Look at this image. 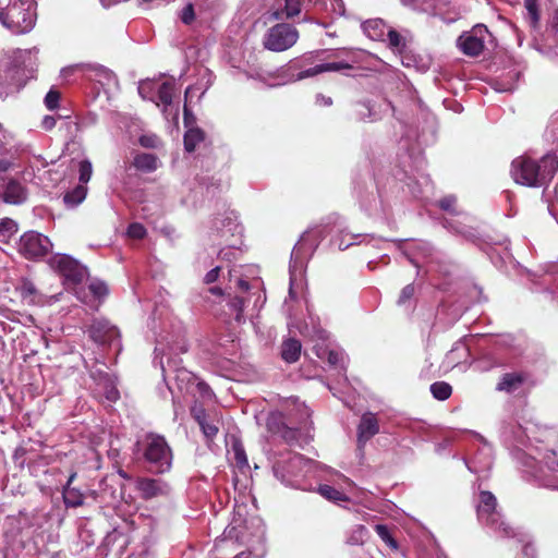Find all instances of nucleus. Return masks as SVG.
I'll use <instances>...</instances> for the list:
<instances>
[{
    "label": "nucleus",
    "mask_w": 558,
    "mask_h": 558,
    "mask_svg": "<svg viewBox=\"0 0 558 558\" xmlns=\"http://www.w3.org/2000/svg\"><path fill=\"white\" fill-rule=\"evenodd\" d=\"M316 104L319 106H330L332 104V100L330 97L318 94L316 96Z\"/></svg>",
    "instance_id": "obj_64"
},
{
    "label": "nucleus",
    "mask_w": 558,
    "mask_h": 558,
    "mask_svg": "<svg viewBox=\"0 0 558 558\" xmlns=\"http://www.w3.org/2000/svg\"><path fill=\"white\" fill-rule=\"evenodd\" d=\"M444 227L453 233L466 235V231L463 226L454 225V223L450 222L448 219L445 220Z\"/></svg>",
    "instance_id": "obj_58"
},
{
    "label": "nucleus",
    "mask_w": 558,
    "mask_h": 558,
    "mask_svg": "<svg viewBox=\"0 0 558 558\" xmlns=\"http://www.w3.org/2000/svg\"><path fill=\"white\" fill-rule=\"evenodd\" d=\"M136 447L150 472L162 474L171 469L172 451L165 437L153 433L147 434L136 444Z\"/></svg>",
    "instance_id": "obj_4"
},
{
    "label": "nucleus",
    "mask_w": 558,
    "mask_h": 558,
    "mask_svg": "<svg viewBox=\"0 0 558 558\" xmlns=\"http://www.w3.org/2000/svg\"><path fill=\"white\" fill-rule=\"evenodd\" d=\"M146 234V230L143 225L134 222L128 228V235L132 239H142Z\"/></svg>",
    "instance_id": "obj_55"
},
{
    "label": "nucleus",
    "mask_w": 558,
    "mask_h": 558,
    "mask_svg": "<svg viewBox=\"0 0 558 558\" xmlns=\"http://www.w3.org/2000/svg\"><path fill=\"white\" fill-rule=\"evenodd\" d=\"M526 9V20L532 27H535L539 21L537 0H524Z\"/></svg>",
    "instance_id": "obj_39"
},
{
    "label": "nucleus",
    "mask_w": 558,
    "mask_h": 558,
    "mask_svg": "<svg viewBox=\"0 0 558 558\" xmlns=\"http://www.w3.org/2000/svg\"><path fill=\"white\" fill-rule=\"evenodd\" d=\"M324 3H329L332 12L337 14L341 15L344 13V3L342 0H324Z\"/></svg>",
    "instance_id": "obj_59"
},
{
    "label": "nucleus",
    "mask_w": 558,
    "mask_h": 558,
    "mask_svg": "<svg viewBox=\"0 0 558 558\" xmlns=\"http://www.w3.org/2000/svg\"><path fill=\"white\" fill-rule=\"evenodd\" d=\"M138 143L146 148H157L160 144V140L156 134L148 133L141 135Z\"/></svg>",
    "instance_id": "obj_50"
},
{
    "label": "nucleus",
    "mask_w": 558,
    "mask_h": 558,
    "mask_svg": "<svg viewBox=\"0 0 558 558\" xmlns=\"http://www.w3.org/2000/svg\"><path fill=\"white\" fill-rule=\"evenodd\" d=\"M487 34L488 29L485 25H476L470 33L459 36L457 45L464 54L477 57L484 50V41Z\"/></svg>",
    "instance_id": "obj_12"
},
{
    "label": "nucleus",
    "mask_w": 558,
    "mask_h": 558,
    "mask_svg": "<svg viewBox=\"0 0 558 558\" xmlns=\"http://www.w3.org/2000/svg\"><path fill=\"white\" fill-rule=\"evenodd\" d=\"M302 344L298 339L289 338L281 344V357L287 363H294L299 360Z\"/></svg>",
    "instance_id": "obj_25"
},
{
    "label": "nucleus",
    "mask_w": 558,
    "mask_h": 558,
    "mask_svg": "<svg viewBox=\"0 0 558 558\" xmlns=\"http://www.w3.org/2000/svg\"><path fill=\"white\" fill-rule=\"evenodd\" d=\"M299 33L290 24L281 23L270 27L264 36L263 45L270 51H284L298 40Z\"/></svg>",
    "instance_id": "obj_9"
},
{
    "label": "nucleus",
    "mask_w": 558,
    "mask_h": 558,
    "mask_svg": "<svg viewBox=\"0 0 558 558\" xmlns=\"http://www.w3.org/2000/svg\"><path fill=\"white\" fill-rule=\"evenodd\" d=\"M133 165L140 171L153 172L159 167V160L153 154L142 153L134 157Z\"/></svg>",
    "instance_id": "obj_27"
},
{
    "label": "nucleus",
    "mask_w": 558,
    "mask_h": 558,
    "mask_svg": "<svg viewBox=\"0 0 558 558\" xmlns=\"http://www.w3.org/2000/svg\"><path fill=\"white\" fill-rule=\"evenodd\" d=\"M198 425L207 439L214 438L219 430L218 425L215 422L209 421L207 417Z\"/></svg>",
    "instance_id": "obj_47"
},
{
    "label": "nucleus",
    "mask_w": 558,
    "mask_h": 558,
    "mask_svg": "<svg viewBox=\"0 0 558 558\" xmlns=\"http://www.w3.org/2000/svg\"><path fill=\"white\" fill-rule=\"evenodd\" d=\"M155 94L157 97L156 104H162L165 107L170 106L172 102V95L174 90V84L170 81L163 82L161 84L156 83Z\"/></svg>",
    "instance_id": "obj_29"
},
{
    "label": "nucleus",
    "mask_w": 558,
    "mask_h": 558,
    "mask_svg": "<svg viewBox=\"0 0 558 558\" xmlns=\"http://www.w3.org/2000/svg\"><path fill=\"white\" fill-rule=\"evenodd\" d=\"M1 196L8 204L20 205L26 199V190L20 182L10 180L4 185Z\"/></svg>",
    "instance_id": "obj_23"
},
{
    "label": "nucleus",
    "mask_w": 558,
    "mask_h": 558,
    "mask_svg": "<svg viewBox=\"0 0 558 558\" xmlns=\"http://www.w3.org/2000/svg\"><path fill=\"white\" fill-rule=\"evenodd\" d=\"M93 173L92 162L87 159L78 163V180L81 184L85 185L89 182Z\"/></svg>",
    "instance_id": "obj_43"
},
{
    "label": "nucleus",
    "mask_w": 558,
    "mask_h": 558,
    "mask_svg": "<svg viewBox=\"0 0 558 558\" xmlns=\"http://www.w3.org/2000/svg\"><path fill=\"white\" fill-rule=\"evenodd\" d=\"M205 138L204 132L199 128H191L184 134V148L192 153L196 146Z\"/></svg>",
    "instance_id": "obj_33"
},
{
    "label": "nucleus",
    "mask_w": 558,
    "mask_h": 558,
    "mask_svg": "<svg viewBox=\"0 0 558 558\" xmlns=\"http://www.w3.org/2000/svg\"><path fill=\"white\" fill-rule=\"evenodd\" d=\"M267 427L271 433L280 435L290 445L299 442L300 430L287 426L280 412H274L268 416Z\"/></svg>",
    "instance_id": "obj_19"
},
{
    "label": "nucleus",
    "mask_w": 558,
    "mask_h": 558,
    "mask_svg": "<svg viewBox=\"0 0 558 558\" xmlns=\"http://www.w3.org/2000/svg\"><path fill=\"white\" fill-rule=\"evenodd\" d=\"M86 194L87 187L83 184H78L72 191H69L64 194V204L71 208L76 207L85 199Z\"/></svg>",
    "instance_id": "obj_31"
},
{
    "label": "nucleus",
    "mask_w": 558,
    "mask_h": 558,
    "mask_svg": "<svg viewBox=\"0 0 558 558\" xmlns=\"http://www.w3.org/2000/svg\"><path fill=\"white\" fill-rule=\"evenodd\" d=\"M49 265L62 276L66 289H73L77 299L85 302L81 292L77 290V286L88 277L87 268L66 254L53 255L49 259Z\"/></svg>",
    "instance_id": "obj_8"
},
{
    "label": "nucleus",
    "mask_w": 558,
    "mask_h": 558,
    "mask_svg": "<svg viewBox=\"0 0 558 558\" xmlns=\"http://www.w3.org/2000/svg\"><path fill=\"white\" fill-rule=\"evenodd\" d=\"M160 366L163 378L166 379L168 376L171 377L180 391L189 392L193 387H195L198 378L186 368L179 367L175 361L168 359L167 365H165L161 360Z\"/></svg>",
    "instance_id": "obj_13"
},
{
    "label": "nucleus",
    "mask_w": 558,
    "mask_h": 558,
    "mask_svg": "<svg viewBox=\"0 0 558 558\" xmlns=\"http://www.w3.org/2000/svg\"><path fill=\"white\" fill-rule=\"evenodd\" d=\"M318 493L326 499L330 501H345L348 498L345 495L338 489L333 488L330 485H320L318 487Z\"/></svg>",
    "instance_id": "obj_37"
},
{
    "label": "nucleus",
    "mask_w": 558,
    "mask_h": 558,
    "mask_svg": "<svg viewBox=\"0 0 558 558\" xmlns=\"http://www.w3.org/2000/svg\"><path fill=\"white\" fill-rule=\"evenodd\" d=\"M219 272H220V267H215L213 269H210L204 277V282L206 284H210V283H214L218 277H219Z\"/></svg>",
    "instance_id": "obj_61"
},
{
    "label": "nucleus",
    "mask_w": 558,
    "mask_h": 558,
    "mask_svg": "<svg viewBox=\"0 0 558 558\" xmlns=\"http://www.w3.org/2000/svg\"><path fill=\"white\" fill-rule=\"evenodd\" d=\"M557 170V156L548 154L539 161L525 156L515 158L511 163L510 173L518 184L541 187L551 181Z\"/></svg>",
    "instance_id": "obj_3"
},
{
    "label": "nucleus",
    "mask_w": 558,
    "mask_h": 558,
    "mask_svg": "<svg viewBox=\"0 0 558 558\" xmlns=\"http://www.w3.org/2000/svg\"><path fill=\"white\" fill-rule=\"evenodd\" d=\"M364 33L375 39L383 35L384 23L380 20H371L362 24Z\"/></svg>",
    "instance_id": "obj_36"
},
{
    "label": "nucleus",
    "mask_w": 558,
    "mask_h": 558,
    "mask_svg": "<svg viewBox=\"0 0 558 558\" xmlns=\"http://www.w3.org/2000/svg\"><path fill=\"white\" fill-rule=\"evenodd\" d=\"M85 65L86 63H76L69 66H65L61 70L60 75L63 80H70L72 77H83L85 74Z\"/></svg>",
    "instance_id": "obj_40"
},
{
    "label": "nucleus",
    "mask_w": 558,
    "mask_h": 558,
    "mask_svg": "<svg viewBox=\"0 0 558 558\" xmlns=\"http://www.w3.org/2000/svg\"><path fill=\"white\" fill-rule=\"evenodd\" d=\"M524 380V376L520 373H507L502 375L496 389L499 391L511 393L517 391L522 386Z\"/></svg>",
    "instance_id": "obj_24"
},
{
    "label": "nucleus",
    "mask_w": 558,
    "mask_h": 558,
    "mask_svg": "<svg viewBox=\"0 0 558 558\" xmlns=\"http://www.w3.org/2000/svg\"><path fill=\"white\" fill-rule=\"evenodd\" d=\"M195 7H196V4H195V1H194V2L187 3L183 8L180 17H181V21L184 24L190 25L194 21V19H195V10H194V8Z\"/></svg>",
    "instance_id": "obj_53"
},
{
    "label": "nucleus",
    "mask_w": 558,
    "mask_h": 558,
    "mask_svg": "<svg viewBox=\"0 0 558 558\" xmlns=\"http://www.w3.org/2000/svg\"><path fill=\"white\" fill-rule=\"evenodd\" d=\"M252 5L256 7V11H265L272 20L281 19L280 0H252Z\"/></svg>",
    "instance_id": "obj_26"
},
{
    "label": "nucleus",
    "mask_w": 558,
    "mask_h": 558,
    "mask_svg": "<svg viewBox=\"0 0 558 558\" xmlns=\"http://www.w3.org/2000/svg\"><path fill=\"white\" fill-rule=\"evenodd\" d=\"M375 531L383 542H385L387 545H389L392 548H397V542L390 535V532L386 525L376 524Z\"/></svg>",
    "instance_id": "obj_46"
},
{
    "label": "nucleus",
    "mask_w": 558,
    "mask_h": 558,
    "mask_svg": "<svg viewBox=\"0 0 558 558\" xmlns=\"http://www.w3.org/2000/svg\"><path fill=\"white\" fill-rule=\"evenodd\" d=\"M61 94L56 88H50L44 98V104L48 110H56L60 106Z\"/></svg>",
    "instance_id": "obj_42"
},
{
    "label": "nucleus",
    "mask_w": 558,
    "mask_h": 558,
    "mask_svg": "<svg viewBox=\"0 0 558 558\" xmlns=\"http://www.w3.org/2000/svg\"><path fill=\"white\" fill-rule=\"evenodd\" d=\"M52 247L48 236L36 232H25L19 242V252L27 259H38L46 256Z\"/></svg>",
    "instance_id": "obj_10"
},
{
    "label": "nucleus",
    "mask_w": 558,
    "mask_h": 558,
    "mask_svg": "<svg viewBox=\"0 0 558 558\" xmlns=\"http://www.w3.org/2000/svg\"><path fill=\"white\" fill-rule=\"evenodd\" d=\"M399 248L408 257L410 263L417 268L421 267V259L428 260L433 255V248L430 244L424 241H399Z\"/></svg>",
    "instance_id": "obj_15"
},
{
    "label": "nucleus",
    "mask_w": 558,
    "mask_h": 558,
    "mask_svg": "<svg viewBox=\"0 0 558 558\" xmlns=\"http://www.w3.org/2000/svg\"><path fill=\"white\" fill-rule=\"evenodd\" d=\"M367 536V530L364 525H355L350 531L347 537V543L350 545H361L364 543Z\"/></svg>",
    "instance_id": "obj_38"
},
{
    "label": "nucleus",
    "mask_w": 558,
    "mask_h": 558,
    "mask_svg": "<svg viewBox=\"0 0 558 558\" xmlns=\"http://www.w3.org/2000/svg\"><path fill=\"white\" fill-rule=\"evenodd\" d=\"M387 36L391 48L400 51L404 47V40L397 31L390 29Z\"/></svg>",
    "instance_id": "obj_52"
},
{
    "label": "nucleus",
    "mask_w": 558,
    "mask_h": 558,
    "mask_svg": "<svg viewBox=\"0 0 558 558\" xmlns=\"http://www.w3.org/2000/svg\"><path fill=\"white\" fill-rule=\"evenodd\" d=\"M98 121V117L96 113L94 112H88L81 121V123H75L76 126H82V128H88V126H92V125H95Z\"/></svg>",
    "instance_id": "obj_57"
},
{
    "label": "nucleus",
    "mask_w": 558,
    "mask_h": 558,
    "mask_svg": "<svg viewBox=\"0 0 558 558\" xmlns=\"http://www.w3.org/2000/svg\"><path fill=\"white\" fill-rule=\"evenodd\" d=\"M88 331L90 338L99 344H119V330L107 320H94Z\"/></svg>",
    "instance_id": "obj_18"
},
{
    "label": "nucleus",
    "mask_w": 558,
    "mask_h": 558,
    "mask_svg": "<svg viewBox=\"0 0 558 558\" xmlns=\"http://www.w3.org/2000/svg\"><path fill=\"white\" fill-rule=\"evenodd\" d=\"M192 414L198 424L207 417L204 409L197 407L192 409Z\"/></svg>",
    "instance_id": "obj_62"
},
{
    "label": "nucleus",
    "mask_w": 558,
    "mask_h": 558,
    "mask_svg": "<svg viewBox=\"0 0 558 558\" xmlns=\"http://www.w3.org/2000/svg\"><path fill=\"white\" fill-rule=\"evenodd\" d=\"M327 219L328 222L325 226H315L313 228L307 229L302 234L300 241L294 245L292 250L289 267L290 298H294L293 287L298 280L302 279L307 259L315 252L319 242L327 235L328 232L326 228L329 225H333L335 227L341 228L343 225L342 218L337 214L330 215Z\"/></svg>",
    "instance_id": "obj_1"
},
{
    "label": "nucleus",
    "mask_w": 558,
    "mask_h": 558,
    "mask_svg": "<svg viewBox=\"0 0 558 558\" xmlns=\"http://www.w3.org/2000/svg\"><path fill=\"white\" fill-rule=\"evenodd\" d=\"M542 468L535 473L539 486L558 490V449L546 452L542 460Z\"/></svg>",
    "instance_id": "obj_11"
},
{
    "label": "nucleus",
    "mask_w": 558,
    "mask_h": 558,
    "mask_svg": "<svg viewBox=\"0 0 558 558\" xmlns=\"http://www.w3.org/2000/svg\"><path fill=\"white\" fill-rule=\"evenodd\" d=\"M314 349L320 360H326L329 365L339 368L341 372H345V355L343 351L319 344H315Z\"/></svg>",
    "instance_id": "obj_22"
},
{
    "label": "nucleus",
    "mask_w": 558,
    "mask_h": 558,
    "mask_svg": "<svg viewBox=\"0 0 558 558\" xmlns=\"http://www.w3.org/2000/svg\"><path fill=\"white\" fill-rule=\"evenodd\" d=\"M17 231V225L12 219L0 220V235L10 236Z\"/></svg>",
    "instance_id": "obj_51"
},
{
    "label": "nucleus",
    "mask_w": 558,
    "mask_h": 558,
    "mask_svg": "<svg viewBox=\"0 0 558 558\" xmlns=\"http://www.w3.org/2000/svg\"><path fill=\"white\" fill-rule=\"evenodd\" d=\"M38 52L36 48L32 50H17L14 56V62L16 66H24L28 71H34V65L36 64L35 56Z\"/></svg>",
    "instance_id": "obj_30"
},
{
    "label": "nucleus",
    "mask_w": 558,
    "mask_h": 558,
    "mask_svg": "<svg viewBox=\"0 0 558 558\" xmlns=\"http://www.w3.org/2000/svg\"><path fill=\"white\" fill-rule=\"evenodd\" d=\"M195 388L197 389L198 393L205 399H211L214 396V392L210 389V387L204 381L197 379Z\"/></svg>",
    "instance_id": "obj_56"
},
{
    "label": "nucleus",
    "mask_w": 558,
    "mask_h": 558,
    "mask_svg": "<svg viewBox=\"0 0 558 558\" xmlns=\"http://www.w3.org/2000/svg\"><path fill=\"white\" fill-rule=\"evenodd\" d=\"M135 488L145 500L166 497L171 492V487L166 481L151 477H138L135 482Z\"/></svg>",
    "instance_id": "obj_14"
},
{
    "label": "nucleus",
    "mask_w": 558,
    "mask_h": 558,
    "mask_svg": "<svg viewBox=\"0 0 558 558\" xmlns=\"http://www.w3.org/2000/svg\"><path fill=\"white\" fill-rule=\"evenodd\" d=\"M84 78L98 83L105 89L118 86L116 74L108 68L97 63H86Z\"/></svg>",
    "instance_id": "obj_17"
},
{
    "label": "nucleus",
    "mask_w": 558,
    "mask_h": 558,
    "mask_svg": "<svg viewBox=\"0 0 558 558\" xmlns=\"http://www.w3.org/2000/svg\"><path fill=\"white\" fill-rule=\"evenodd\" d=\"M214 2L215 0H195L196 8L199 11H206L211 9Z\"/></svg>",
    "instance_id": "obj_63"
},
{
    "label": "nucleus",
    "mask_w": 558,
    "mask_h": 558,
    "mask_svg": "<svg viewBox=\"0 0 558 558\" xmlns=\"http://www.w3.org/2000/svg\"><path fill=\"white\" fill-rule=\"evenodd\" d=\"M16 291L23 303L27 305H41L44 303L41 293L37 290L33 281L23 278L16 287Z\"/></svg>",
    "instance_id": "obj_21"
},
{
    "label": "nucleus",
    "mask_w": 558,
    "mask_h": 558,
    "mask_svg": "<svg viewBox=\"0 0 558 558\" xmlns=\"http://www.w3.org/2000/svg\"><path fill=\"white\" fill-rule=\"evenodd\" d=\"M88 289L97 299H101L106 296L108 293V288L106 283L99 280L92 281L88 286Z\"/></svg>",
    "instance_id": "obj_48"
},
{
    "label": "nucleus",
    "mask_w": 558,
    "mask_h": 558,
    "mask_svg": "<svg viewBox=\"0 0 558 558\" xmlns=\"http://www.w3.org/2000/svg\"><path fill=\"white\" fill-rule=\"evenodd\" d=\"M213 84V74L208 70H205L201 80L194 85L190 86L185 90V99L192 98L194 95V92L201 90V96H203L207 89Z\"/></svg>",
    "instance_id": "obj_32"
},
{
    "label": "nucleus",
    "mask_w": 558,
    "mask_h": 558,
    "mask_svg": "<svg viewBox=\"0 0 558 558\" xmlns=\"http://www.w3.org/2000/svg\"><path fill=\"white\" fill-rule=\"evenodd\" d=\"M457 197L454 195H447L438 201V206L446 213L458 216L460 211L456 208Z\"/></svg>",
    "instance_id": "obj_41"
},
{
    "label": "nucleus",
    "mask_w": 558,
    "mask_h": 558,
    "mask_svg": "<svg viewBox=\"0 0 558 558\" xmlns=\"http://www.w3.org/2000/svg\"><path fill=\"white\" fill-rule=\"evenodd\" d=\"M214 229L220 238L229 240V238L241 236L243 228L238 221V215L233 211H227L220 217L215 218Z\"/></svg>",
    "instance_id": "obj_16"
},
{
    "label": "nucleus",
    "mask_w": 558,
    "mask_h": 558,
    "mask_svg": "<svg viewBox=\"0 0 558 558\" xmlns=\"http://www.w3.org/2000/svg\"><path fill=\"white\" fill-rule=\"evenodd\" d=\"M57 123V119L53 116H45L41 120L40 126L45 131H51Z\"/></svg>",
    "instance_id": "obj_60"
},
{
    "label": "nucleus",
    "mask_w": 558,
    "mask_h": 558,
    "mask_svg": "<svg viewBox=\"0 0 558 558\" xmlns=\"http://www.w3.org/2000/svg\"><path fill=\"white\" fill-rule=\"evenodd\" d=\"M230 306L235 312V319H236V322H241L242 320V313H243V310H244V306H245L244 299L235 296L230 302Z\"/></svg>",
    "instance_id": "obj_54"
},
{
    "label": "nucleus",
    "mask_w": 558,
    "mask_h": 558,
    "mask_svg": "<svg viewBox=\"0 0 558 558\" xmlns=\"http://www.w3.org/2000/svg\"><path fill=\"white\" fill-rule=\"evenodd\" d=\"M430 392L435 399L445 401L451 396L452 388L448 383L436 381L430 385Z\"/></svg>",
    "instance_id": "obj_35"
},
{
    "label": "nucleus",
    "mask_w": 558,
    "mask_h": 558,
    "mask_svg": "<svg viewBox=\"0 0 558 558\" xmlns=\"http://www.w3.org/2000/svg\"><path fill=\"white\" fill-rule=\"evenodd\" d=\"M36 20L34 0H11L0 10V23L13 34L29 32Z\"/></svg>",
    "instance_id": "obj_6"
},
{
    "label": "nucleus",
    "mask_w": 558,
    "mask_h": 558,
    "mask_svg": "<svg viewBox=\"0 0 558 558\" xmlns=\"http://www.w3.org/2000/svg\"><path fill=\"white\" fill-rule=\"evenodd\" d=\"M97 385L104 391L105 398L109 402H116L119 399L120 393L117 388L116 381L109 374L100 376Z\"/></svg>",
    "instance_id": "obj_28"
},
{
    "label": "nucleus",
    "mask_w": 558,
    "mask_h": 558,
    "mask_svg": "<svg viewBox=\"0 0 558 558\" xmlns=\"http://www.w3.org/2000/svg\"><path fill=\"white\" fill-rule=\"evenodd\" d=\"M478 521L489 529L499 537H519L520 543H524L522 547L523 558H534L535 547L525 534H518L505 521L501 512L497 508V499L493 493L481 490L478 494V502L476 506Z\"/></svg>",
    "instance_id": "obj_2"
},
{
    "label": "nucleus",
    "mask_w": 558,
    "mask_h": 558,
    "mask_svg": "<svg viewBox=\"0 0 558 558\" xmlns=\"http://www.w3.org/2000/svg\"><path fill=\"white\" fill-rule=\"evenodd\" d=\"M232 451H233L234 460H235L239 468L247 466V458H246V453H245V450H244L242 444L239 441H235L232 445Z\"/></svg>",
    "instance_id": "obj_44"
},
{
    "label": "nucleus",
    "mask_w": 558,
    "mask_h": 558,
    "mask_svg": "<svg viewBox=\"0 0 558 558\" xmlns=\"http://www.w3.org/2000/svg\"><path fill=\"white\" fill-rule=\"evenodd\" d=\"M322 54H325V52L316 54L308 53L291 61L286 70L289 81L295 82L315 76L323 72H341L352 69L349 62L342 60L316 63V59Z\"/></svg>",
    "instance_id": "obj_5"
},
{
    "label": "nucleus",
    "mask_w": 558,
    "mask_h": 558,
    "mask_svg": "<svg viewBox=\"0 0 558 558\" xmlns=\"http://www.w3.org/2000/svg\"><path fill=\"white\" fill-rule=\"evenodd\" d=\"M274 475L284 485L302 488L300 477L310 468L311 461L299 453L286 452L279 458L270 456Z\"/></svg>",
    "instance_id": "obj_7"
},
{
    "label": "nucleus",
    "mask_w": 558,
    "mask_h": 558,
    "mask_svg": "<svg viewBox=\"0 0 558 558\" xmlns=\"http://www.w3.org/2000/svg\"><path fill=\"white\" fill-rule=\"evenodd\" d=\"M379 432L378 420L375 414L366 412L362 415L357 426V445L362 448L372 437Z\"/></svg>",
    "instance_id": "obj_20"
},
{
    "label": "nucleus",
    "mask_w": 558,
    "mask_h": 558,
    "mask_svg": "<svg viewBox=\"0 0 558 558\" xmlns=\"http://www.w3.org/2000/svg\"><path fill=\"white\" fill-rule=\"evenodd\" d=\"M62 496L65 506L70 508L80 507L84 502V495L80 489L74 487H63Z\"/></svg>",
    "instance_id": "obj_34"
},
{
    "label": "nucleus",
    "mask_w": 558,
    "mask_h": 558,
    "mask_svg": "<svg viewBox=\"0 0 558 558\" xmlns=\"http://www.w3.org/2000/svg\"><path fill=\"white\" fill-rule=\"evenodd\" d=\"M155 88H156L155 82H151V81L142 82L138 85V94L141 95V97L143 99H151V100L156 101L154 98V95L156 92Z\"/></svg>",
    "instance_id": "obj_45"
},
{
    "label": "nucleus",
    "mask_w": 558,
    "mask_h": 558,
    "mask_svg": "<svg viewBox=\"0 0 558 558\" xmlns=\"http://www.w3.org/2000/svg\"><path fill=\"white\" fill-rule=\"evenodd\" d=\"M414 293H415V288L412 283L410 284H407L402 290H401V293L399 295V299L397 301V304L399 306H404L407 305L411 300L412 298L414 296Z\"/></svg>",
    "instance_id": "obj_49"
}]
</instances>
